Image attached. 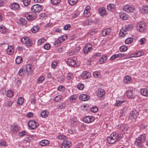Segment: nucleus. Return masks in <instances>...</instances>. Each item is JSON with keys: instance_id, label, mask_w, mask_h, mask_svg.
I'll list each match as a JSON object with an SVG mask.
<instances>
[{"instance_id": "1", "label": "nucleus", "mask_w": 148, "mask_h": 148, "mask_svg": "<svg viewBox=\"0 0 148 148\" xmlns=\"http://www.w3.org/2000/svg\"><path fill=\"white\" fill-rule=\"evenodd\" d=\"M121 136L116 132L111 133L110 136L107 138V141L109 144H113L117 140L119 141L121 139Z\"/></svg>"}, {"instance_id": "2", "label": "nucleus", "mask_w": 148, "mask_h": 148, "mask_svg": "<svg viewBox=\"0 0 148 148\" xmlns=\"http://www.w3.org/2000/svg\"><path fill=\"white\" fill-rule=\"evenodd\" d=\"M28 125L29 128L32 130L36 129L39 125L38 123L36 122L35 121L33 120L29 121L28 122Z\"/></svg>"}, {"instance_id": "3", "label": "nucleus", "mask_w": 148, "mask_h": 148, "mask_svg": "<svg viewBox=\"0 0 148 148\" xmlns=\"http://www.w3.org/2000/svg\"><path fill=\"white\" fill-rule=\"evenodd\" d=\"M42 9V6L39 4H35L32 6L31 8V11L35 13H39Z\"/></svg>"}, {"instance_id": "4", "label": "nucleus", "mask_w": 148, "mask_h": 148, "mask_svg": "<svg viewBox=\"0 0 148 148\" xmlns=\"http://www.w3.org/2000/svg\"><path fill=\"white\" fill-rule=\"evenodd\" d=\"M21 41L24 44H25L27 47L31 46L32 44V42L30 38L27 37H24L21 39Z\"/></svg>"}, {"instance_id": "5", "label": "nucleus", "mask_w": 148, "mask_h": 148, "mask_svg": "<svg viewBox=\"0 0 148 148\" xmlns=\"http://www.w3.org/2000/svg\"><path fill=\"white\" fill-rule=\"evenodd\" d=\"M123 10L128 13H131L135 10V8L133 6H131L129 5H125L123 7Z\"/></svg>"}, {"instance_id": "6", "label": "nucleus", "mask_w": 148, "mask_h": 148, "mask_svg": "<svg viewBox=\"0 0 148 148\" xmlns=\"http://www.w3.org/2000/svg\"><path fill=\"white\" fill-rule=\"evenodd\" d=\"M74 58L76 59V58ZM67 64L69 66H71L75 67L77 66L76 60L73 58L68 59L67 61Z\"/></svg>"}, {"instance_id": "7", "label": "nucleus", "mask_w": 148, "mask_h": 148, "mask_svg": "<svg viewBox=\"0 0 148 148\" xmlns=\"http://www.w3.org/2000/svg\"><path fill=\"white\" fill-rule=\"evenodd\" d=\"M92 46L90 43L86 44L83 49V52L85 54H87L91 50Z\"/></svg>"}, {"instance_id": "8", "label": "nucleus", "mask_w": 148, "mask_h": 148, "mask_svg": "<svg viewBox=\"0 0 148 148\" xmlns=\"http://www.w3.org/2000/svg\"><path fill=\"white\" fill-rule=\"evenodd\" d=\"M71 145L72 143L70 141L65 139L62 144L61 147L62 148H69Z\"/></svg>"}, {"instance_id": "9", "label": "nucleus", "mask_w": 148, "mask_h": 148, "mask_svg": "<svg viewBox=\"0 0 148 148\" xmlns=\"http://www.w3.org/2000/svg\"><path fill=\"white\" fill-rule=\"evenodd\" d=\"M147 26L144 21L139 22V32H143L146 30Z\"/></svg>"}, {"instance_id": "10", "label": "nucleus", "mask_w": 148, "mask_h": 148, "mask_svg": "<svg viewBox=\"0 0 148 148\" xmlns=\"http://www.w3.org/2000/svg\"><path fill=\"white\" fill-rule=\"evenodd\" d=\"M25 16L28 20H33L35 19L36 18V15H33L32 13H26L25 14Z\"/></svg>"}, {"instance_id": "11", "label": "nucleus", "mask_w": 148, "mask_h": 148, "mask_svg": "<svg viewBox=\"0 0 148 148\" xmlns=\"http://www.w3.org/2000/svg\"><path fill=\"white\" fill-rule=\"evenodd\" d=\"M10 130L14 133H16L20 129V127L16 124H14L10 126Z\"/></svg>"}, {"instance_id": "12", "label": "nucleus", "mask_w": 148, "mask_h": 148, "mask_svg": "<svg viewBox=\"0 0 148 148\" xmlns=\"http://www.w3.org/2000/svg\"><path fill=\"white\" fill-rule=\"evenodd\" d=\"M111 31V29L110 28H108L104 29L101 31V35L103 36L106 37L110 34Z\"/></svg>"}, {"instance_id": "13", "label": "nucleus", "mask_w": 148, "mask_h": 148, "mask_svg": "<svg viewBox=\"0 0 148 148\" xmlns=\"http://www.w3.org/2000/svg\"><path fill=\"white\" fill-rule=\"evenodd\" d=\"M95 119L94 117L92 116H88L84 117L83 121L86 123H89L94 121Z\"/></svg>"}, {"instance_id": "14", "label": "nucleus", "mask_w": 148, "mask_h": 148, "mask_svg": "<svg viewBox=\"0 0 148 148\" xmlns=\"http://www.w3.org/2000/svg\"><path fill=\"white\" fill-rule=\"evenodd\" d=\"M117 129H119L120 131H124L128 130V126L126 124H120L117 126Z\"/></svg>"}, {"instance_id": "15", "label": "nucleus", "mask_w": 148, "mask_h": 148, "mask_svg": "<svg viewBox=\"0 0 148 148\" xmlns=\"http://www.w3.org/2000/svg\"><path fill=\"white\" fill-rule=\"evenodd\" d=\"M20 5L18 3L16 2H14L10 5L11 9L14 11H18L20 9Z\"/></svg>"}, {"instance_id": "16", "label": "nucleus", "mask_w": 148, "mask_h": 148, "mask_svg": "<svg viewBox=\"0 0 148 148\" xmlns=\"http://www.w3.org/2000/svg\"><path fill=\"white\" fill-rule=\"evenodd\" d=\"M116 5L111 3L108 4L107 6V9L110 12H112L115 10L116 7Z\"/></svg>"}, {"instance_id": "17", "label": "nucleus", "mask_w": 148, "mask_h": 148, "mask_svg": "<svg viewBox=\"0 0 148 148\" xmlns=\"http://www.w3.org/2000/svg\"><path fill=\"white\" fill-rule=\"evenodd\" d=\"M140 12L143 14L146 13L148 12V6L146 5H144L140 8Z\"/></svg>"}, {"instance_id": "18", "label": "nucleus", "mask_w": 148, "mask_h": 148, "mask_svg": "<svg viewBox=\"0 0 148 148\" xmlns=\"http://www.w3.org/2000/svg\"><path fill=\"white\" fill-rule=\"evenodd\" d=\"M79 98L80 100L85 101L88 100L90 99V97L86 94H83L79 95Z\"/></svg>"}, {"instance_id": "19", "label": "nucleus", "mask_w": 148, "mask_h": 148, "mask_svg": "<svg viewBox=\"0 0 148 148\" xmlns=\"http://www.w3.org/2000/svg\"><path fill=\"white\" fill-rule=\"evenodd\" d=\"M99 11L100 15L102 16L107 15V12L106 9L104 7H101L99 9Z\"/></svg>"}, {"instance_id": "20", "label": "nucleus", "mask_w": 148, "mask_h": 148, "mask_svg": "<svg viewBox=\"0 0 148 148\" xmlns=\"http://www.w3.org/2000/svg\"><path fill=\"white\" fill-rule=\"evenodd\" d=\"M25 69L27 73L28 74H31L33 71L32 65L29 64H27L25 66Z\"/></svg>"}, {"instance_id": "21", "label": "nucleus", "mask_w": 148, "mask_h": 148, "mask_svg": "<svg viewBox=\"0 0 148 148\" xmlns=\"http://www.w3.org/2000/svg\"><path fill=\"white\" fill-rule=\"evenodd\" d=\"M137 114L135 111H131L129 116V119H131L132 120L133 119H135L137 117Z\"/></svg>"}, {"instance_id": "22", "label": "nucleus", "mask_w": 148, "mask_h": 148, "mask_svg": "<svg viewBox=\"0 0 148 148\" xmlns=\"http://www.w3.org/2000/svg\"><path fill=\"white\" fill-rule=\"evenodd\" d=\"M14 49L13 46L9 45L8 46L7 52L8 54L10 55H12L14 53Z\"/></svg>"}, {"instance_id": "23", "label": "nucleus", "mask_w": 148, "mask_h": 148, "mask_svg": "<svg viewBox=\"0 0 148 148\" xmlns=\"http://www.w3.org/2000/svg\"><path fill=\"white\" fill-rule=\"evenodd\" d=\"M70 121L71 126L74 127L76 125L77 121L76 118L73 117L70 119Z\"/></svg>"}, {"instance_id": "24", "label": "nucleus", "mask_w": 148, "mask_h": 148, "mask_svg": "<svg viewBox=\"0 0 148 148\" xmlns=\"http://www.w3.org/2000/svg\"><path fill=\"white\" fill-rule=\"evenodd\" d=\"M107 59V57L106 55H103L99 59V62L100 64H103L106 61Z\"/></svg>"}, {"instance_id": "25", "label": "nucleus", "mask_w": 148, "mask_h": 148, "mask_svg": "<svg viewBox=\"0 0 148 148\" xmlns=\"http://www.w3.org/2000/svg\"><path fill=\"white\" fill-rule=\"evenodd\" d=\"M105 92L103 89H99L97 94L98 97H102L105 95Z\"/></svg>"}, {"instance_id": "26", "label": "nucleus", "mask_w": 148, "mask_h": 148, "mask_svg": "<svg viewBox=\"0 0 148 148\" xmlns=\"http://www.w3.org/2000/svg\"><path fill=\"white\" fill-rule=\"evenodd\" d=\"M133 91L130 89L127 90V95L128 97L129 98H133L134 97V94Z\"/></svg>"}, {"instance_id": "27", "label": "nucleus", "mask_w": 148, "mask_h": 148, "mask_svg": "<svg viewBox=\"0 0 148 148\" xmlns=\"http://www.w3.org/2000/svg\"><path fill=\"white\" fill-rule=\"evenodd\" d=\"M133 27V26L132 24H129L123 26L122 28H123V29L127 32L132 29Z\"/></svg>"}, {"instance_id": "28", "label": "nucleus", "mask_w": 148, "mask_h": 148, "mask_svg": "<svg viewBox=\"0 0 148 148\" xmlns=\"http://www.w3.org/2000/svg\"><path fill=\"white\" fill-rule=\"evenodd\" d=\"M18 23L19 24H21L23 25H25L27 24V22L25 19L23 18H20L18 20Z\"/></svg>"}, {"instance_id": "29", "label": "nucleus", "mask_w": 148, "mask_h": 148, "mask_svg": "<svg viewBox=\"0 0 148 148\" xmlns=\"http://www.w3.org/2000/svg\"><path fill=\"white\" fill-rule=\"evenodd\" d=\"M49 144V142L47 140H41L40 143V144L42 146L48 145Z\"/></svg>"}, {"instance_id": "30", "label": "nucleus", "mask_w": 148, "mask_h": 148, "mask_svg": "<svg viewBox=\"0 0 148 148\" xmlns=\"http://www.w3.org/2000/svg\"><path fill=\"white\" fill-rule=\"evenodd\" d=\"M132 79L131 77L130 76H126L124 79V82L126 84H129L130 83Z\"/></svg>"}, {"instance_id": "31", "label": "nucleus", "mask_w": 148, "mask_h": 148, "mask_svg": "<svg viewBox=\"0 0 148 148\" xmlns=\"http://www.w3.org/2000/svg\"><path fill=\"white\" fill-rule=\"evenodd\" d=\"M120 17L123 20H126L128 19V16L123 12H120L119 14Z\"/></svg>"}, {"instance_id": "32", "label": "nucleus", "mask_w": 148, "mask_h": 148, "mask_svg": "<svg viewBox=\"0 0 148 148\" xmlns=\"http://www.w3.org/2000/svg\"><path fill=\"white\" fill-rule=\"evenodd\" d=\"M141 94L143 96L148 97V90L147 89L143 88L140 90Z\"/></svg>"}, {"instance_id": "33", "label": "nucleus", "mask_w": 148, "mask_h": 148, "mask_svg": "<svg viewBox=\"0 0 148 148\" xmlns=\"http://www.w3.org/2000/svg\"><path fill=\"white\" fill-rule=\"evenodd\" d=\"M40 27L38 25L34 26H33L31 29V31L32 33H34L37 32L39 30Z\"/></svg>"}, {"instance_id": "34", "label": "nucleus", "mask_w": 148, "mask_h": 148, "mask_svg": "<svg viewBox=\"0 0 148 148\" xmlns=\"http://www.w3.org/2000/svg\"><path fill=\"white\" fill-rule=\"evenodd\" d=\"M126 56L129 58L132 57H139L138 52H136L130 55H127Z\"/></svg>"}, {"instance_id": "35", "label": "nucleus", "mask_w": 148, "mask_h": 148, "mask_svg": "<svg viewBox=\"0 0 148 148\" xmlns=\"http://www.w3.org/2000/svg\"><path fill=\"white\" fill-rule=\"evenodd\" d=\"M123 29V28H122L119 32V36L121 37H124L127 34V32Z\"/></svg>"}, {"instance_id": "36", "label": "nucleus", "mask_w": 148, "mask_h": 148, "mask_svg": "<svg viewBox=\"0 0 148 148\" xmlns=\"http://www.w3.org/2000/svg\"><path fill=\"white\" fill-rule=\"evenodd\" d=\"M20 2H22L25 6L27 7L30 4L31 0H21Z\"/></svg>"}, {"instance_id": "37", "label": "nucleus", "mask_w": 148, "mask_h": 148, "mask_svg": "<svg viewBox=\"0 0 148 148\" xmlns=\"http://www.w3.org/2000/svg\"><path fill=\"white\" fill-rule=\"evenodd\" d=\"M65 106V103L64 102H62L58 105L57 106V108L58 109H62L64 108Z\"/></svg>"}, {"instance_id": "38", "label": "nucleus", "mask_w": 148, "mask_h": 148, "mask_svg": "<svg viewBox=\"0 0 148 148\" xmlns=\"http://www.w3.org/2000/svg\"><path fill=\"white\" fill-rule=\"evenodd\" d=\"M89 73L86 71L83 72L81 76L84 79H86L88 78Z\"/></svg>"}, {"instance_id": "39", "label": "nucleus", "mask_w": 148, "mask_h": 148, "mask_svg": "<svg viewBox=\"0 0 148 148\" xmlns=\"http://www.w3.org/2000/svg\"><path fill=\"white\" fill-rule=\"evenodd\" d=\"M145 134H143L140 135L139 137V143L140 142H144L145 141Z\"/></svg>"}, {"instance_id": "40", "label": "nucleus", "mask_w": 148, "mask_h": 148, "mask_svg": "<svg viewBox=\"0 0 148 148\" xmlns=\"http://www.w3.org/2000/svg\"><path fill=\"white\" fill-rule=\"evenodd\" d=\"M17 104L18 105H22L24 102V99L22 97H19L17 101Z\"/></svg>"}, {"instance_id": "41", "label": "nucleus", "mask_w": 148, "mask_h": 148, "mask_svg": "<svg viewBox=\"0 0 148 148\" xmlns=\"http://www.w3.org/2000/svg\"><path fill=\"white\" fill-rule=\"evenodd\" d=\"M128 49V47L126 45L121 46L119 48V50L121 52H125Z\"/></svg>"}, {"instance_id": "42", "label": "nucleus", "mask_w": 148, "mask_h": 148, "mask_svg": "<svg viewBox=\"0 0 148 148\" xmlns=\"http://www.w3.org/2000/svg\"><path fill=\"white\" fill-rule=\"evenodd\" d=\"M133 38L130 37L126 39L125 41V43L127 44H130L133 41Z\"/></svg>"}, {"instance_id": "43", "label": "nucleus", "mask_w": 148, "mask_h": 148, "mask_svg": "<svg viewBox=\"0 0 148 148\" xmlns=\"http://www.w3.org/2000/svg\"><path fill=\"white\" fill-rule=\"evenodd\" d=\"M48 113L46 111L44 110L42 111L41 114V116L43 118H45L48 116Z\"/></svg>"}, {"instance_id": "44", "label": "nucleus", "mask_w": 148, "mask_h": 148, "mask_svg": "<svg viewBox=\"0 0 148 148\" xmlns=\"http://www.w3.org/2000/svg\"><path fill=\"white\" fill-rule=\"evenodd\" d=\"M6 32V28L5 27L2 25L0 27V32L2 33H5Z\"/></svg>"}, {"instance_id": "45", "label": "nucleus", "mask_w": 148, "mask_h": 148, "mask_svg": "<svg viewBox=\"0 0 148 148\" xmlns=\"http://www.w3.org/2000/svg\"><path fill=\"white\" fill-rule=\"evenodd\" d=\"M22 58L20 56L17 57L16 59V62L17 64H20L22 61Z\"/></svg>"}, {"instance_id": "46", "label": "nucleus", "mask_w": 148, "mask_h": 148, "mask_svg": "<svg viewBox=\"0 0 148 148\" xmlns=\"http://www.w3.org/2000/svg\"><path fill=\"white\" fill-rule=\"evenodd\" d=\"M77 88L80 90H83L84 87V84L82 83L78 84L77 85Z\"/></svg>"}, {"instance_id": "47", "label": "nucleus", "mask_w": 148, "mask_h": 148, "mask_svg": "<svg viewBox=\"0 0 148 148\" xmlns=\"http://www.w3.org/2000/svg\"><path fill=\"white\" fill-rule=\"evenodd\" d=\"M14 92L12 90H8L7 92V96L9 97H11L13 95Z\"/></svg>"}, {"instance_id": "48", "label": "nucleus", "mask_w": 148, "mask_h": 148, "mask_svg": "<svg viewBox=\"0 0 148 148\" xmlns=\"http://www.w3.org/2000/svg\"><path fill=\"white\" fill-rule=\"evenodd\" d=\"M77 98V96L76 95H73L70 98V101L71 102L74 103Z\"/></svg>"}, {"instance_id": "49", "label": "nucleus", "mask_w": 148, "mask_h": 148, "mask_svg": "<svg viewBox=\"0 0 148 148\" xmlns=\"http://www.w3.org/2000/svg\"><path fill=\"white\" fill-rule=\"evenodd\" d=\"M47 17V14L45 13H42L40 15V18L42 20L46 19Z\"/></svg>"}, {"instance_id": "50", "label": "nucleus", "mask_w": 148, "mask_h": 148, "mask_svg": "<svg viewBox=\"0 0 148 148\" xmlns=\"http://www.w3.org/2000/svg\"><path fill=\"white\" fill-rule=\"evenodd\" d=\"M73 77V73H69L66 77V78L68 80H69L72 79Z\"/></svg>"}, {"instance_id": "51", "label": "nucleus", "mask_w": 148, "mask_h": 148, "mask_svg": "<svg viewBox=\"0 0 148 148\" xmlns=\"http://www.w3.org/2000/svg\"><path fill=\"white\" fill-rule=\"evenodd\" d=\"M124 102V101L123 100H122V101L116 100V103L115 104V105L116 106H118Z\"/></svg>"}, {"instance_id": "52", "label": "nucleus", "mask_w": 148, "mask_h": 148, "mask_svg": "<svg viewBox=\"0 0 148 148\" xmlns=\"http://www.w3.org/2000/svg\"><path fill=\"white\" fill-rule=\"evenodd\" d=\"M46 39L44 38H42L41 39L38 40V44L39 45H41L45 41Z\"/></svg>"}, {"instance_id": "53", "label": "nucleus", "mask_w": 148, "mask_h": 148, "mask_svg": "<svg viewBox=\"0 0 148 148\" xmlns=\"http://www.w3.org/2000/svg\"><path fill=\"white\" fill-rule=\"evenodd\" d=\"M61 40H60V38H59L54 43V45L56 47H57L59 46L61 43V42L60 41Z\"/></svg>"}, {"instance_id": "54", "label": "nucleus", "mask_w": 148, "mask_h": 148, "mask_svg": "<svg viewBox=\"0 0 148 148\" xmlns=\"http://www.w3.org/2000/svg\"><path fill=\"white\" fill-rule=\"evenodd\" d=\"M62 99V97L61 95H58L55 97L54 100L56 102H59Z\"/></svg>"}, {"instance_id": "55", "label": "nucleus", "mask_w": 148, "mask_h": 148, "mask_svg": "<svg viewBox=\"0 0 148 148\" xmlns=\"http://www.w3.org/2000/svg\"><path fill=\"white\" fill-rule=\"evenodd\" d=\"M60 2V0H51V3L54 5L58 4Z\"/></svg>"}, {"instance_id": "56", "label": "nucleus", "mask_w": 148, "mask_h": 148, "mask_svg": "<svg viewBox=\"0 0 148 148\" xmlns=\"http://www.w3.org/2000/svg\"><path fill=\"white\" fill-rule=\"evenodd\" d=\"M98 108L96 106H94L91 109V111L94 113L96 112L98 110Z\"/></svg>"}, {"instance_id": "57", "label": "nucleus", "mask_w": 148, "mask_h": 148, "mask_svg": "<svg viewBox=\"0 0 148 148\" xmlns=\"http://www.w3.org/2000/svg\"><path fill=\"white\" fill-rule=\"evenodd\" d=\"M77 0H69V4L71 5H73L77 3Z\"/></svg>"}, {"instance_id": "58", "label": "nucleus", "mask_w": 148, "mask_h": 148, "mask_svg": "<svg viewBox=\"0 0 148 148\" xmlns=\"http://www.w3.org/2000/svg\"><path fill=\"white\" fill-rule=\"evenodd\" d=\"M58 61L57 60L54 61L51 64V67L52 68L54 69L56 67L58 63Z\"/></svg>"}, {"instance_id": "59", "label": "nucleus", "mask_w": 148, "mask_h": 148, "mask_svg": "<svg viewBox=\"0 0 148 148\" xmlns=\"http://www.w3.org/2000/svg\"><path fill=\"white\" fill-rule=\"evenodd\" d=\"M146 40L145 38H142L139 40V44L140 45H143L145 42Z\"/></svg>"}, {"instance_id": "60", "label": "nucleus", "mask_w": 148, "mask_h": 148, "mask_svg": "<svg viewBox=\"0 0 148 148\" xmlns=\"http://www.w3.org/2000/svg\"><path fill=\"white\" fill-rule=\"evenodd\" d=\"M45 77L43 76H41L39 77L38 80V83H41L45 80Z\"/></svg>"}, {"instance_id": "61", "label": "nucleus", "mask_w": 148, "mask_h": 148, "mask_svg": "<svg viewBox=\"0 0 148 148\" xmlns=\"http://www.w3.org/2000/svg\"><path fill=\"white\" fill-rule=\"evenodd\" d=\"M84 14L86 17H88L91 15V13L89 11H84Z\"/></svg>"}, {"instance_id": "62", "label": "nucleus", "mask_w": 148, "mask_h": 148, "mask_svg": "<svg viewBox=\"0 0 148 148\" xmlns=\"http://www.w3.org/2000/svg\"><path fill=\"white\" fill-rule=\"evenodd\" d=\"M26 132L25 131H23L22 132H18V134L20 136H22L25 135L26 134Z\"/></svg>"}, {"instance_id": "63", "label": "nucleus", "mask_w": 148, "mask_h": 148, "mask_svg": "<svg viewBox=\"0 0 148 148\" xmlns=\"http://www.w3.org/2000/svg\"><path fill=\"white\" fill-rule=\"evenodd\" d=\"M84 145L82 143H78L77 145L75 146L74 148H82L83 147Z\"/></svg>"}, {"instance_id": "64", "label": "nucleus", "mask_w": 148, "mask_h": 148, "mask_svg": "<svg viewBox=\"0 0 148 148\" xmlns=\"http://www.w3.org/2000/svg\"><path fill=\"white\" fill-rule=\"evenodd\" d=\"M1 145L3 147H7L8 145L6 142L4 140L1 141L0 143Z\"/></svg>"}]
</instances>
